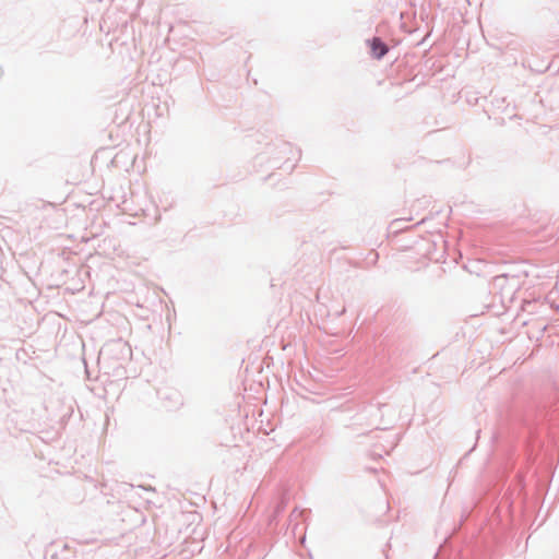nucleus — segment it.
Returning a JSON list of instances; mask_svg holds the SVG:
<instances>
[{
    "label": "nucleus",
    "instance_id": "obj_1",
    "mask_svg": "<svg viewBox=\"0 0 559 559\" xmlns=\"http://www.w3.org/2000/svg\"><path fill=\"white\" fill-rule=\"evenodd\" d=\"M369 46L372 56L377 59H381L389 50L388 46L379 37H373L369 40Z\"/></svg>",
    "mask_w": 559,
    "mask_h": 559
}]
</instances>
